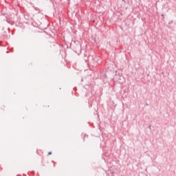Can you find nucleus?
Masks as SVG:
<instances>
[{
  "mask_svg": "<svg viewBox=\"0 0 176 176\" xmlns=\"http://www.w3.org/2000/svg\"><path fill=\"white\" fill-rule=\"evenodd\" d=\"M48 155H52V152L48 153Z\"/></svg>",
  "mask_w": 176,
  "mask_h": 176,
  "instance_id": "obj_1",
  "label": "nucleus"
}]
</instances>
